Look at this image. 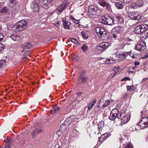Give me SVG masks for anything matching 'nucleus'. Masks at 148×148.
Here are the masks:
<instances>
[{
    "label": "nucleus",
    "instance_id": "nucleus-51",
    "mask_svg": "<svg viewBox=\"0 0 148 148\" xmlns=\"http://www.w3.org/2000/svg\"><path fill=\"white\" fill-rule=\"evenodd\" d=\"M104 140V139L103 138L102 139L101 138V136L99 138V142H102Z\"/></svg>",
    "mask_w": 148,
    "mask_h": 148
},
{
    "label": "nucleus",
    "instance_id": "nucleus-36",
    "mask_svg": "<svg viewBox=\"0 0 148 148\" xmlns=\"http://www.w3.org/2000/svg\"><path fill=\"white\" fill-rule=\"evenodd\" d=\"M71 19L73 20V21L76 24H77L79 23V21L78 20L75 19L72 16H71Z\"/></svg>",
    "mask_w": 148,
    "mask_h": 148
},
{
    "label": "nucleus",
    "instance_id": "nucleus-9",
    "mask_svg": "<svg viewBox=\"0 0 148 148\" xmlns=\"http://www.w3.org/2000/svg\"><path fill=\"white\" fill-rule=\"evenodd\" d=\"M145 27L144 25H140L136 27L134 29V32L137 34L143 33L145 31Z\"/></svg>",
    "mask_w": 148,
    "mask_h": 148
},
{
    "label": "nucleus",
    "instance_id": "nucleus-26",
    "mask_svg": "<svg viewBox=\"0 0 148 148\" xmlns=\"http://www.w3.org/2000/svg\"><path fill=\"white\" fill-rule=\"evenodd\" d=\"M115 60L113 58L107 59L105 61V63L107 64H113L115 63Z\"/></svg>",
    "mask_w": 148,
    "mask_h": 148
},
{
    "label": "nucleus",
    "instance_id": "nucleus-48",
    "mask_svg": "<svg viewBox=\"0 0 148 148\" xmlns=\"http://www.w3.org/2000/svg\"><path fill=\"white\" fill-rule=\"evenodd\" d=\"M3 37V35L1 33H0V41L2 40Z\"/></svg>",
    "mask_w": 148,
    "mask_h": 148
},
{
    "label": "nucleus",
    "instance_id": "nucleus-18",
    "mask_svg": "<svg viewBox=\"0 0 148 148\" xmlns=\"http://www.w3.org/2000/svg\"><path fill=\"white\" fill-rule=\"evenodd\" d=\"M129 54H130V51L119 53V56L118 57V58L121 57L122 59H125L129 55Z\"/></svg>",
    "mask_w": 148,
    "mask_h": 148
},
{
    "label": "nucleus",
    "instance_id": "nucleus-45",
    "mask_svg": "<svg viewBox=\"0 0 148 148\" xmlns=\"http://www.w3.org/2000/svg\"><path fill=\"white\" fill-rule=\"evenodd\" d=\"M4 45L2 43H0V51L3 50L4 49Z\"/></svg>",
    "mask_w": 148,
    "mask_h": 148
},
{
    "label": "nucleus",
    "instance_id": "nucleus-10",
    "mask_svg": "<svg viewBox=\"0 0 148 148\" xmlns=\"http://www.w3.org/2000/svg\"><path fill=\"white\" fill-rule=\"evenodd\" d=\"M144 4V2L143 1H138L132 4L131 6L133 8L135 9L143 6Z\"/></svg>",
    "mask_w": 148,
    "mask_h": 148
},
{
    "label": "nucleus",
    "instance_id": "nucleus-47",
    "mask_svg": "<svg viewBox=\"0 0 148 148\" xmlns=\"http://www.w3.org/2000/svg\"><path fill=\"white\" fill-rule=\"evenodd\" d=\"M130 80V77H126L123 78L121 80V81H125V80Z\"/></svg>",
    "mask_w": 148,
    "mask_h": 148
},
{
    "label": "nucleus",
    "instance_id": "nucleus-33",
    "mask_svg": "<svg viewBox=\"0 0 148 148\" xmlns=\"http://www.w3.org/2000/svg\"><path fill=\"white\" fill-rule=\"evenodd\" d=\"M104 123L103 121H101L100 122L98 125V128L99 130H100L102 127L104 126Z\"/></svg>",
    "mask_w": 148,
    "mask_h": 148
},
{
    "label": "nucleus",
    "instance_id": "nucleus-60",
    "mask_svg": "<svg viewBox=\"0 0 148 148\" xmlns=\"http://www.w3.org/2000/svg\"><path fill=\"white\" fill-rule=\"evenodd\" d=\"M60 132H58V134H57H57L58 136H60L61 135L62 133V132H61V133H60Z\"/></svg>",
    "mask_w": 148,
    "mask_h": 148
},
{
    "label": "nucleus",
    "instance_id": "nucleus-25",
    "mask_svg": "<svg viewBox=\"0 0 148 148\" xmlns=\"http://www.w3.org/2000/svg\"><path fill=\"white\" fill-rule=\"evenodd\" d=\"M25 49H30L32 47V44L29 42L25 43L23 46Z\"/></svg>",
    "mask_w": 148,
    "mask_h": 148
},
{
    "label": "nucleus",
    "instance_id": "nucleus-16",
    "mask_svg": "<svg viewBox=\"0 0 148 148\" xmlns=\"http://www.w3.org/2000/svg\"><path fill=\"white\" fill-rule=\"evenodd\" d=\"M123 115L121 116V118H119L120 121L123 123V124H125L129 120L127 119V116H125L123 113Z\"/></svg>",
    "mask_w": 148,
    "mask_h": 148
},
{
    "label": "nucleus",
    "instance_id": "nucleus-35",
    "mask_svg": "<svg viewBox=\"0 0 148 148\" xmlns=\"http://www.w3.org/2000/svg\"><path fill=\"white\" fill-rule=\"evenodd\" d=\"M5 61L4 60H0V68L3 67L5 64Z\"/></svg>",
    "mask_w": 148,
    "mask_h": 148
},
{
    "label": "nucleus",
    "instance_id": "nucleus-55",
    "mask_svg": "<svg viewBox=\"0 0 148 148\" xmlns=\"http://www.w3.org/2000/svg\"><path fill=\"white\" fill-rule=\"evenodd\" d=\"M5 142L7 143H11L10 140L9 139H7L5 140Z\"/></svg>",
    "mask_w": 148,
    "mask_h": 148
},
{
    "label": "nucleus",
    "instance_id": "nucleus-56",
    "mask_svg": "<svg viewBox=\"0 0 148 148\" xmlns=\"http://www.w3.org/2000/svg\"><path fill=\"white\" fill-rule=\"evenodd\" d=\"M79 77L80 79L81 80V81H82L83 80V76L82 75L81 76H79Z\"/></svg>",
    "mask_w": 148,
    "mask_h": 148
},
{
    "label": "nucleus",
    "instance_id": "nucleus-27",
    "mask_svg": "<svg viewBox=\"0 0 148 148\" xmlns=\"http://www.w3.org/2000/svg\"><path fill=\"white\" fill-rule=\"evenodd\" d=\"M9 11L8 8L6 7H4L0 10V13H6L8 12Z\"/></svg>",
    "mask_w": 148,
    "mask_h": 148
},
{
    "label": "nucleus",
    "instance_id": "nucleus-62",
    "mask_svg": "<svg viewBox=\"0 0 148 148\" xmlns=\"http://www.w3.org/2000/svg\"><path fill=\"white\" fill-rule=\"evenodd\" d=\"M128 72L129 73H131L132 74V73H133L134 72L133 71H128Z\"/></svg>",
    "mask_w": 148,
    "mask_h": 148
},
{
    "label": "nucleus",
    "instance_id": "nucleus-3",
    "mask_svg": "<svg viewBox=\"0 0 148 148\" xmlns=\"http://www.w3.org/2000/svg\"><path fill=\"white\" fill-rule=\"evenodd\" d=\"M100 20L103 24L112 25L113 24L114 20L108 14H106L102 17Z\"/></svg>",
    "mask_w": 148,
    "mask_h": 148
},
{
    "label": "nucleus",
    "instance_id": "nucleus-50",
    "mask_svg": "<svg viewBox=\"0 0 148 148\" xmlns=\"http://www.w3.org/2000/svg\"><path fill=\"white\" fill-rule=\"evenodd\" d=\"M130 56H131L132 58H135V56L134 55L133 53H132L131 52H130V54H129Z\"/></svg>",
    "mask_w": 148,
    "mask_h": 148
},
{
    "label": "nucleus",
    "instance_id": "nucleus-57",
    "mask_svg": "<svg viewBox=\"0 0 148 148\" xmlns=\"http://www.w3.org/2000/svg\"><path fill=\"white\" fill-rule=\"evenodd\" d=\"M145 112H146V111H145V110H143V111H142L141 112V113L142 115H143V114L144 113L145 114Z\"/></svg>",
    "mask_w": 148,
    "mask_h": 148
},
{
    "label": "nucleus",
    "instance_id": "nucleus-11",
    "mask_svg": "<svg viewBox=\"0 0 148 148\" xmlns=\"http://www.w3.org/2000/svg\"><path fill=\"white\" fill-rule=\"evenodd\" d=\"M95 31L100 37L104 33H106L104 29L102 27H97L95 29Z\"/></svg>",
    "mask_w": 148,
    "mask_h": 148
},
{
    "label": "nucleus",
    "instance_id": "nucleus-17",
    "mask_svg": "<svg viewBox=\"0 0 148 148\" xmlns=\"http://www.w3.org/2000/svg\"><path fill=\"white\" fill-rule=\"evenodd\" d=\"M10 38L14 41H18L21 38L20 36L16 34H14L10 36Z\"/></svg>",
    "mask_w": 148,
    "mask_h": 148
},
{
    "label": "nucleus",
    "instance_id": "nucleus-38",
    "mask_svg": "<svg viewBox=\"0 0 148 148\" xmlns=\"http://www.w3.org/2000/svg\"><path fill=\"white\" fill-rule=\"evenodd\" d=\"M101 136V138L102 139L103 138L104 140L108 137V134L106 133L102 134Z\"/></svg>",
    "mask_w": 148,
    "mask_h": 148
},
{
    "label": "nucleus",
    "instance_id": "nucleus-24",
    "mask_svg": "<svg viewBox=\"0 0 148 148\" xmlns=\"http://www.w3.org/2000/svg\"><path fill=\"white\" fill-rule=\"evenodd\" d=\"M60 108L57 106H55L51 110V113L52 114H54L59 111Z\"/></svg>",
    "mask_w": 148,
    "mask_h": 148
},
{
    "label": "nucleus",
    "instance_id": "nucleus-49",
    "mask_svg": "<svg viewBox=\"0 0 148 148\" xmlns=\"http://www.w3.org/2000/svg\"><path fill=\"white\" fill-rule=\"evenodd\" d=\"M119 46L118 44H117L115 46V48L116 49H121L119 48Z\"/></svg>",
    "mask_w": 148,
    "mask_h": 148
},
{
    "label": "nucleus",
    "instance_id": "nucleus-63",
    "mask_svg": "<svg viewBox=\"0 0 148 148\" xmlns=\"http://www.w3.org/2000/svg\"><path fill=\"white\" fill-rule=\"evenodd\" d=\"M147 78H144V79H143V80H142V81H145V80H147Z\"/></svg>",
    "mask_w": 148,
    "mask_h": 148
},
{
    "label": "nucleus",
    "instance_id": "nucleus-44",
    "mask_svg": "<svg viewBox=\"0 0 148 148\" xmlns=\"http://www.w3.org/2000/svg\"><path fill=\"white\" fill-rule=\"evenodd\" d=\"M31 53V51H26L24 53V56H28Z\"/></svg>",
    "mask_w": 148,
    "mask_h": 148
},
{
    "label": "nucleus",
    "instance_id": "nucleus-8",
    "mask_svg": "<svg viewBox=\"0 0 148 148\" xmlns=\"http://www.w3.org/2000/svg\"><path fill=\"white\" fill-rule=\"evenodd\" d=\"M146 44L143 41L139 42L135 47V49L138 51H142L146 48Z\"/></svg>",
    "mask_w": 148,
    "mask_h": 148
},
{
    "label": "nucleus",
    "instance_id": "nucleus-30",
    "mask_svg": "<svg viewBox=\"0 0 148 148\" xmlns=\"http://www.w3.org/2000/svg\"><path fill=\"white\" fill-rule=\"evenodd\" d=\"M127 90H129L130 91H132L135 89V87L133 86H127Z\"/></svg>",
    "mask_w": 148,
    "mask_h": 148
},
{
    "label": "nucleus",
    "instance_id": "nucleus-46",
    "mask_svg": "<svg viewBox=\"0 0 148 148\" xmlns=\"http://www.w3.org/2000/svg\"><path fill=\"white\" fill-rule=\"evenodd\" d=\"M102 99V98L97 103V106L99 108L100 107V104L101 102V100Z\"/></svg>",
    "mask_w": 148,
    "mask_h": 148
},
{
    "label": "nucleus",
    "instance_id": "nucleus-58",
    "mask_svg": "<svg viewBox=\"0 0 148 148\" xmlns=\"http://www.w3.org/2000/svg\"><path fill=\"white\" fill-rule=\"evenodd\" d=\"M82 94V93L80 92H79L77 93V95L79 96H80Z\"/></svg>",
    "mask_w": 148,
    "mask_h": 148
},
{
    "label": "nucleus",
    "instance_id": "nucleus-7",
    "mask_svg": "<svg viewBox=\"0 0 148 148\" xmlns=\"http://www.w3.org/2000/svg\"><path fill=\"white\" fill-rule=\"evenodd\" d=\"M128 16L131 19L138 20L140 18V14L138 12H129Z\"/></svg>",
    "mask_w": 148,
    "mask_h": 148
},
{
    "label": "nucleus",
    "instance_id": "nucleus-53",
    "mask_svg": "<svg viewBox=\"0 0 148 148\" xmlns=\"http://www.w3.org/2000/svg\"><path fill=\"white\" fill-rule=\"evenodd\" d=\"M37 135H38L39 133H41L42 132V130L41 129H39L37 130Z\"/></svg>",
    "mask_w": 148,
    "mask_h": 148
},
{
    "label": "nucleus",
    "instance_id": "nucleus-14",
    "mask_svg": "<svg viewBox=\"0 0 148 148\" xmlns=\"http://www.w3.org/2000/svg\"><path fill=\"white\" fill-rule=\"evenodd\" d=\"M67 5V3H63V4L61 5L56 9V12H57L58 14L60 13L62 11L64 10Z\"/></svg>",
    "mask_w": 148,
    "mask_h": 148
},
{
    "label": "nucleus",
    "instance_id": "nucleus-37",
    "mask_svg": "<svg viewBox=\"0 0 148 148\" xmlns=\"http://www.w3.org/2000/svg\"><path fill=\"white\" fill-rule=\"evenodd\" d=\"M124 147V148H133L132 144L130 143L127 145H125Z\"/></svg>",
    "mask_w": 148,
    "mask_h": 148
},
{
    "label": "nucleus",
    "instance_id": "nucleus-41",
    "mask_svg": "<svg viewBox=\"0 0 148 148\" xmlns=\"http://www.w3.org/2000/svg\"><path fill=\"white\" fill-rule=\"evenodd\" d=\"M12 146L11 143H6L5 146V148H11Z\"/></svg>",
    "mask_w": 148,
    "mask_h": 148
},
{
    "label": "nucleus",
    "instance_id": "nucleus-12",
    "mask_svg": "<svg viewBox=\"0 0 148 148\" xmlns=\"http://www.w3.org/2000/svg\"><path fill=\"white\" fill-rule=\"evenodd\" d=\"M109 44L107 42H103L101 43L97 47V49L99 50H102L107 48Z\"/></svg>",
    "mask_w": 148,
    "mask_h": 148
},
{
    "label": "nucleus",
    "instance_id": "nucleus-1",
    "mask_svg": "<svg viewBox=\"0 0 148 148\" xmlns=\"http://www.w3.org/2000/svg\"><path fill=\"white\" fill-rule=\"evenodd\" d=\"M84 13L88 14L90 17L92 18H96L98 14L97 11L98 9V7L95 5H90V3L86 1L84 3Z\"/></svg>",
    "mask_w": 148,
    "mask_h": 148
},
{
    "label": "nucleus",
    "instance_id": "nucleus-21",
    "mask_svg": "<svg viewBox=\"0 0 148 148\" xmlns=\"http://www.w3.org/2000/svg\"><path fill=\"white\" fill-rule=\"evenodd\" d=\"M39 2L41 6L42 7H44V6L47 5V0H39Z\"/></svg>",
    "mask_w": 148,
    "mask_h": 148
},
{
    "label": "nucleus",
    "instance_id": "nucleus-42",
    "mask_svg": "<svg viewBox=\"0 0 148 148\" xmlns=\"http://www.w3.org/2000/svg\"><path fill=\"white\" fill-rule=\"evenodd\" d=\"M10 5L12 7H13L16 3V2L14 1L13 0H11L10 1Z\"/></svg>",
    "mask_w": 148,
    "mask_h": 148
},
{
    "label": "nucleus",
    "instance_id": "nucleus-4",
    "mask_svg": "<svg viewBox=\"0 0 148 148\" xmlns=\"http://www.w3.org/2000/svg\"><path fill=\"white\" fill-rule=\"evenodd\" d=\"M123 115L122 113L119 112L118 110L116 109H113L111 112L109 119L111 120H114L116 118L119 119Z\"/></svg>",
    "mask_w": 148,
    "mask_h": 148
},
{
    "label": "nucleus",
    "instance_id": "nucleus-29",
    "mask_svg": "<svg viewBox=\"0 0 148 148\" xmlns=\"http://www.w3.org/2000/svg\"><path fill=\"white\" fill-rule=\"evenodd\" d=\"M70 23L68 21H65L63 23L64 27V28L66 29H69V25L70 24Z\"/></svg>",
    "mask_w": 148,
    "mask_h": 148
},
{
    "label": "nucleus",
    "instance_id": "nucleus-43",
    "mask_svg": "<svg viewBox=\"0 0 148 148\" xmlns=\"http://www.w3.org/2000/svg\"><path fill=\"white\" fill-rule=\"evenodd\" d=\"M88 50V46L84 44V52H86Z\"/></svg>",
    "mask_w": 148,
    "mask_h": 148
},
{
    "label": "nucleus",
    "instance_id": "nucleus-61",
    "mask_svg": "<svg viewBox=\"0 0 148 148\" xmlns=\"http://www.w3.org/2000/svg\"><path fill=\"white\" fill-rule=\"evenodd\" d=\"M119 21L121 22L123 21V19L122 18H120L119 19Z\"/></svg>",
    "mask_w": 148,
    "mask_h": 148
},
{
    "label": "nucleus",
    "instance_id": "nucleus-54",
    "mask_svg": "<svg viewBox=\"0 0 148 148\" xmlns=\"http://www.w3.org/2000/svg\"><path fill=\"white\" fill-rule=\"evenodd\" d=\"M135 66H136L140 64V62H135L134 63Z\"/></svg>",
    "mask_w": 148,
    "mask_h": 148
},
{
    "label": "nucleus",
    "instance_id": "nucleus-28",
    "mask_svg": "<svg viewBox=\"0 0 148 148\" xmlns=\"http://www.w3.org/2000/svg\"><path fill=\"white\" fill-rule=\"evenodd\" d=\"M123 42L124 41H123L121 43H120L119 44H118L120 46V48H119L121 49H123L125 45H127V46H128L129 45H130V44L125 43L124 42Z\"/></svg>",
    "mask_w": 148,
    "mask_h": 148
},
{
    "label": "nucleus",
    "instance_id": "nucleus-59",
    "mask_svg": "<svg viewBox=\"0 0 148 148\" xmlns=\"http://www.w3.org/2000/svg\"><path fill=\"white\" fill-rule=\"evenodd\" d=\"M118 69V68H117L116 67H115L113 68V70L115 71H117Z\"/></svg>",
    "mask_w": 148,
    "mask_h": 148
},
{
    "label": "nucleus",
    "instance_id": "nucleus-23",
    "mask_svg": "<svg viewBox=\"0 0 148 148\" xmlns=\"http://www.w3.org/2000/svg\"><path fill=\"white\" fill-rule=\"evenodd\" d=\"M96 102V99H93L92 101L89 104L88 107V110H90L95 105Z\"/></svg>",
    "mask_w": 148,
    "mask_h": 148
},
{
    "label": "nucleus",
    "instance_id": "nucleus-6",
    "mask_svg": "<svg viewBox=\"0 0 148 148\" xmlns=\"http://www.w3.org/2000/svg\"><path fill=\"white\" fill-rule=\"evenodd\" d=\"M140 128L144 129L148 126V118L146 117L143 118L142 120L138 124Z\"/></svg>",
    "mask_w": 148,
    "mask_h": 148
},
{
    "label": "nucleus",
    "instance_id": "nucleus-40",
    "mask_svg": "<svg viewBox=\"0 0 148 148\" xmlns=\"http://www.w3.org/2000/svg\"><path fill=\"white\" fill-rule=\"evenodd\" d=\"M89 35V34H88L87 33H86V32H85L84 33V39H86L88 38Z\"/></svg>",
    "mask_w": 148,
    "mask_h": 148
},
{
    "label": "nucleus",
    "instance_id": "nucleus-64",
    "mask_svg": "<svg viewBox=\"0 0 148 148\" xmlns=\"http://www.w3.org/2000/svg\"><path fill=\"white\" fill-rule=\"evenodd\" d=\"M73 58V59L74 60H77V59L74 56Z\"/></svg>",
    "mask_w": 148,
    "mask_h": 148
},
{
    "label": "nucleus",
    "instance_id": "nucleus-15",
    "mask_svg": "<svg viewBox=\"0 0 148 148\" xmlns=\"http://www.w3.org/2000/svg\"><path fill=\"white\" fill-rule=\"evenodd\" d=\"M98 2L101 5L103 6L104 7L108 8L110 5L108 3L106 2L104 0H98Z\"/></svg>",
    "mask_w": 148,
    "mask_h": 148
},
{
    "label": "nucleus",
    "instance_id": "nucleus-13",
    "mask_svg": "<svg viewBox=\"0 0 148 148\" xmlns=\"http://www.w3.org/2000/svg\"><path fill=\"white\" fill-rule=\"evenodd\" d=\"M32 8L33 10L35 12L38 11L39 7L38 6L37 2L36 1L33 2L31 4Z\"/></svg>",
    "mask_w": 148,
    "mask_h": 148
},
{
    "label": "nucleus",
    "instance_id": "nucleus-20",
    "mask_svg": "<svg viewBox=\"0 0 148 148\" xmlns=\"http://www.w3.org/2000/svg\"><path fill=\"white\" fill-rule=\"evenodd\" d=\"M64 124H62L60 127V129L57 131V133L58 134V132H64L66 129V127Z\"/></svg>",
    "mask_w": 148,
    "mask_h": 148
},
{
    "label": "nucleus",
    "instance_id": "nucleus-19",
    "mask_svg": "<svg viewBox=\"0 0 148 148\" xmlns=\"http://www.w3.org/2000/svg\"><path fill=\"white\" fill-rule=\"evenodd\" d=\"M109 36V34L106 31V33H104L103 34L99 37L102 40H107L108 39Z\"/></svg>",
    "mask_w": 148,
    "mask_h": 148
},
{
    "label": "nucleus",
    "instance_id": "nucleus-52",
    "mask_svg": "<svg viewBox=\"0 0 148 148\" xmlns=\"http://www.w3.org/2000/svg\"><path fill=\"white\" fill-rule=\"evenodd\" d=\"M132 0H123V2L125 3H127L131 2Z\"/></svg>",
    "mask_w": 148,
    "mask_h": 148
},
{
    "label": "nucleus",
    "instance_id": "nucleus-22",
    "mask_svg": "<svg viewBox=\"0 0 148 148\" xmlns=\"http://www.w3.org/2000/svg\"><path fill=\"white\" fill-rule=\"evenodd\" d=\"M116 8L119 9H122L123 8V3L121 1L116 3Z\"/></svg>",
    "mask_w": 148,
    "mask_h": 148
},
{
    "label": "nucleus",
    "instance_id": "nucleus-32",
    "mask_svg": "<svg viewBox=\"0 0 148 148\" xmlns=\"http://www.w3.org/2000/svg\"><path fill=\"white\" fill-rule=\"evenodd\" d=\"M110 102L111 101L110 100H108L106 101L102 107L104 108L105 107L108 106L109 105Z\"/></svg>",
    "mask_w": 148,
    "mask_h": 148
},
{
    "label": "nucleus",
    "instance_id": "nucleus-5",
    "mask_svg": "<svg viewBox=\"0 0 148 148\" xmlns=\"http://www.w3.org/2000/svg\"><path fill=\"white\" fill-rule=\"evenodd\" d=\"M123 30L122 27H120L117 26L113 28L112 30L113 37L115 39L118 38L119 36V34Z\"/></svg>",
    "mask_w": 148,
    "mask_h": 148
},
{
    "label": "nucleus",
    "instance_id": "nucleus-2",
    "mask_svg": "<svg viewBox=\"0 0 148 148\" xmlns=\"http://www.w3.org/2000/svg\"><path fill=\"white\" fill-rule=\"evenodd\" d=\"M27 25L26 22L25 20H21L12 26V29L15 32H18L25 29Z\"/></svg>",
    "mask_w": 148,
    "mask_h": 148
},
{
    "label": "nucleus",
    "instance_id": "nucleus-34",
    "mask_svg": "<svg viewBox=\"0 0 148 148\" xmlns=\"http://www.w3.org/2000/svg\"><path fill=\"white\" fill-rule=\"evenodd\" d=\"M37 130L36 129L33 130L32 133V135L33 138H35L37 135Z\"/></svg>",
    "mask_w": 148,
    "mask_h": 148
},
{
    "label": "nucleus",
    "instance_id": "nucleus-31",
    "mask_svg": "<svg viewBox=\"0 0 148 148\" xmlns=\"http://www.w3.org/2000/svg\"><path fill=\"white\" fill-rule=\"evenodd\" d=\"M71 119L70 117L66 119L64 121V124L67 125L70 124L71 123Z\"/></svg>",
    "mask_w": 148,
    "mask_h": 148
},
{
    "label": "nucleus",
    "instance_id": "nucleus-39",
    "mask_svg": "<svg viewBox=\"0 0 148 148\" xmlns=\"http://www.w3.org/2000/svg\"><path fill=\"white\" fill-rule=\"evenodd\" d=\"M71 40L72 42H73L74 44L76 45H77L78 43V42L77 40L75 38H71Z\"/></svg>",
    "mask_w": 148,
    "mask_h": 148
}]
</instances>
